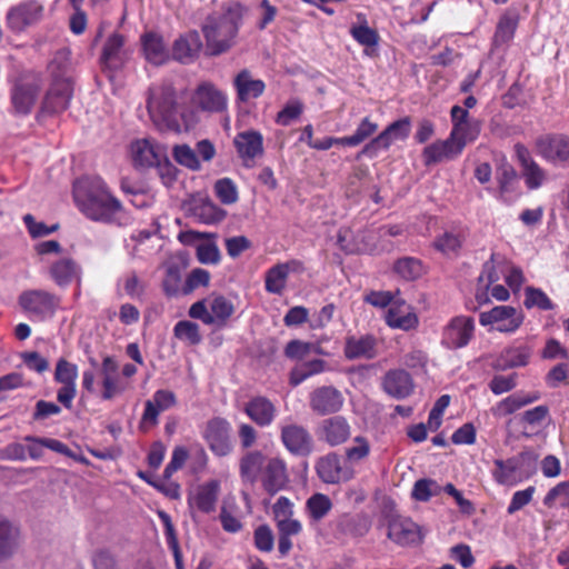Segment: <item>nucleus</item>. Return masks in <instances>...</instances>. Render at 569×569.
Instances as JSON below:
<instances>
[{
	"mask_svg": "<svg viewBox=\"0 0 569 569\" xmlns=\"http://www.w3.org/2000/svg\"><path fill=\"white\" fill-rule=\"evenodd\" d=\"M211 315L216 317V321L226 322L234 311L233 305L223 296H217L213 298L210 305Z\"/></svg>",
	"mask_w": 569,
	"mask_h": 569,
	"instance_id": "57",
	"label": "nucleus"
},
{
	"mask_svg": "<svg viewBox=\"0 0 569 569\" xmlns=\"http://www.w3.org/2000/svg\"><path fill=\"white\" fill-rule=\"evenodd\" d=\"M80 268L71 258H62L50 267V274L58 286H67L78 278Z\"/></svg>",
	"mask_w": 569,
	"mask_h": 569,
	"instance_id": "40",
	"label": "nucleus"
},
{
	"mask_svg": "<svg viewBox=\"0 0 569 569\" xmlns=\"http://www.w3.org/2000/svg\"><path fill=\"white\" fill-rule=\"evenodd\" d=\"M40 90V83L38 80H21L18 82L12 91V103L16 112L27 114L33 107L38 93Z\"/></svg>",
	"mask_w": 569,
	"mask_h": 569,
	"instance_id": "24",
	"label": "nucleus"
},
{
	"mask_svg": "<svg viewBox=\"0 0 569 569\" xmlns=\"http://www.w3.org/2000/svg\"><path fill=\"white\" fill-rule=\"evenodd\" d=\"M73 83L69 78H56L48 90L41 107L42 112L59 113L64 111L72 98Z\"/></svg>",
	"mask_w": 569,
	"mask_h": 569,
	"instance_id": "12",
	"label": "nucleus"
},
{
	"mask_svg": "<svg viewBox=\"0 0 569 569\" xmlns=\"http://www.w3.org/2000/svg\"><path fill=\"white\" fill-rule=\"evenodd\" d=\"M411 121L409 117L390 123L378 137L372 139L359 153L375 156L379 149H387L395 140H403L409 136Z\"/></svg>",
	"mask_w": 569,
	"mask_h": 569,
	"instance_id": "13",
	"label": "nucleus"
},
{
	"mask_svg": "<svg viewBox=\"0 0 569 569\" xmlns=\"http://www.w3.org/2000/svg\"><path fill=\"white\" fill-rule=\"evenodd\" d=\"M345 356L349 360L373 359L377 356V340L371 335L349 337L345 345Z\"/></svg>",
	"mask_w": 569,
	"mask_h": 569,
	"instance_id": "30",
	"label": "nucleus"
},
{
	"mask_svg": "<svg viewBox=\"0 0 569 569\" xmlns=\"http://www.w3.org/2000/svg\"><path fill=\"white\" fill-rule=\"evenodd\" d=\"M557 503L562 508H569V480L551 488L543 498V505L548 508H552Z\"/></svg>",
	"mask_w": 569,
	"mask_h": 569,
	"instance_id": "47",
	"label": "nucleus"
},
{
	"mask_svg": "<svg viewBox=\"0 0 569 569\" xmlns=\"http://www.w3.org/2000/svg\"><path fill=\"white\" fill-rule=\"evenodd\" d=\"M183 208L189 217L204 224H214L226 218V210L219 208L208 198L192 197L186 201Z\"/></svg>",
	"mask_w": 569,
	"mask_h": 569,
	"instance_id": "17",
	"label": "nucleus"
},
{
	"mask_svg": "<svg viewBox=\"0 0 569 569\" xmlns=\"http://www.w3.org/2000/svg\"><path fill=\"white\" fill-rule=\"evenodd\" d=\"M540 395L535 392L532 395L515 393L503 399L498 403L495 409L497 416H508L517 411L518 409L538 400Z\"/></svg>",
	"mask_w": 569,
	"mask_h": 569,
	"instance_id": "42",
	"label": "nucleus"
},
{
	"mask_svg": "<svg viewBox=\"0 0 569 569\" xmlns=\"http://www.w3.org/2000/svg\"><path fill=\"white\" fill-rule=\"evenodd\" d=\"M460 151H457V147L451 137L443 141H436L432 144L426 147L422 152L423 161L426 166L440 162L445 159H452L457 157Z\"/></svg>",
	"mask_w": 569,
	"mask_h": 569,
	"instance_id": "38",
	"label": "nucleus"
},
{
	"mask_svg": "<svg viewBox=\"0 0 569 569\" xmlns=\"http://www.w3.org/2000/svg\"><path fill=\"white\" fill-rule=\"evenodd\" d=\"M480 130L481 123L477 119H470L461 124L453 126L450 137L457 147V151L461 152L467 143L475 141Z\"/></svg>",
	"mask_w": 569,
	"mask_h": 569,
	"instance_id": "39",
	"label": "nucleus"
},
{
	"mask_svg": "<svg viewBox=\"0 0 569 569\" xmlns=\"http://www.w3.org/2000/svg\"><path fill=\"white\" fill-rule=\"evenodd\" d=\"M525 306L527 308L538 307L541 310L552 309V303L547 295L540 289L532 287L526 288Z\"/></svg>",
	"mask_w": 569,
	"mask_h": 569,
	"instance_id": "59",
	"label": "nucleus"
},
{
	"mask_svg": "<svg viewBox=\"0 0 569 569\" xmlns=\"http://www.w3.org/2000/svg\"><path fill=\"white\" fill-rule=\"evenodd\" d=\"M262 479V486L269 495H276L282 490L288 482L286 463L279 458L268 461Z\"/></svg>",
	"mask_w": 569,
	"mask_h": 569,
	"instance_id": "29",
	"label": "nucleus"
},
{
	"mask_svg": "<svg viewBox=\"0 0 569 569\" xmlns=\"http://www.w3.org/2000/svg\"><path fill=\"white\" fill-rule=\"evenodd\" d=\"M254 545L260 551L264 552L273 549L274 538L269 526L261 525L254 530Z\"/></svg>",
	"mask_w": 569,
	"mask_h": 569,
	"instance_id": "64",
	"label": "nucleus"
},
{
	"mask_svg": "<svg viewBox=\"0 0 569 569\" xmlns=\"http://www.w3.org/2000/svg\"><path fill=\"white\" fill-rule=\"evenodd\" d=\"M442 488L432 479H419L415 482L412 498L418 501H428L432 496L441 492Z\"/></svg>",
	"mask_w": 569,
	"mask_h": 569,
	"instance_id": "50",
	"label": "nucleus"
},
{
	"mask_svg": "<svg viewBox=\"0 0 569 569\" xmlns=\"http://www.w3.org/2000/svg\"><path fill=\"white\" fill-rule=\"evenodd\" d=\"M202 47L200 36L197 31H190L180 36L172 46V57L181 63L192 62L199 54Z\"/></svg>",
	"mask_w": 569,
	"mask_h": 569,
	"instance_id": "26",
	"label": "nucleus"
},
{
	"mask_svg": "<svg viewBox=\"0 0 569 569\" xmlns=\"http://www.w3.org/2000/svg\"><path fill=\"white\" fill-rule=\"evenodd\" d=\"M266 457L259 450L246 452L239 461V472L241 481L248 485H254L264 467Z\"/></svg>",
	"mask_w": 569,
	"mask_h": 569,
	"instance_id": "31",
	"label": "nucleus"
},
{
	"mask_svg": "<svg viewBox=\"0 0 569 569\" xmlns=\"http://www.w3.org/2000/svg\"><path fill=\"white\" fill-rule=\"evenodd\" d=\"M78 367L64 358H60L56 365L54 380L62 385L58 389L57 400L67 409L72 407L77 396Z\"/></svg>",
	"mask_w": 569,
	"mask_h": 569,
	"instance_id": "8",
	"label": "nucleus"
},
{
	"mask_svg": "<svg viewBox=\"0 0 569 569\" xmlns=\"http://www.w3.org/2000/svg\"><path fill=\"white\" fill-rule=\"evenodd\" d=\"M176 395L172 391L164 389L156 391L152 400L146 401V408L141 419L142 423L157 425L159 413L176 406Z\"/></svg>",
	"mask_w": 569,
	"mask_h": 569,
	"instance_id": "28",
	"label": "nucleus"
},
{
	"mask_svg": "<svg viewBox=\"0 0 569 569\" xmlns=\"http://www.w3.org/2000/svg\"><path fill=\"white\" fill-rule=\"evenodd\" d=\"M531 356V350L528 347L510 348L507 349L501 356V369L523 367L528 363Z\"/></svg>",
	"mask_w": 569,
	"mask_h": 569,
	"instance_id": "45",
	"label": "nucleus"
},
{
	"mask_svg": "<svg viewBox=\"0 0 569 569\" xmlns=\"http://www.w3.org/2000/svg\"><path fill=\"white\" fill-rule=\"evenodd\" d=\"M131 157L133 164L138 168L160 166L162 161H164V167L168 171L172 168L167 157L166 147L157 144L150 139L132 142Z\"/></svg>",
	"mask_w": 569,
	"mask_h": 569,
	"instance_id": "4",
	"label": "nucleus"
},
{
	"mask_svg": "<svg viewBox=\"0 0 569 569\" xmlns=\"http://www.w3.org/2000/svg\"><path fill=\"white\" fill-rule=\"evenodd\" d=\"M102 387L103 391L101 393V398L103 400H111L126 390V385L121 382L118 375L103 377Z\"/></svg>",
	"mask_w": 569,
	"mask_h": 569,
	"instance_id": "61",
	"label": "nucleus"
},
{
	"mask_svg": "<svg viewBox=\"0 0 569 569\" xmlns=\"http://www.w3.org/2000/svg\"><path fill=\"white\" fill-rule=\"evenodd\" d=\"M388 538L401 546H409L421 541L418 525L408 518L399 516L389 519Z\"/></svg>",
	"mask_w": 569,
	"mask_h": 569,
	"instance_id": "21",
	"label": "nucleus"
},
{
	"mask_svg": "<svg viewBox=\"0 0 569 569\" xmlns=\"http://www.w3.org/2000/svg\"><path fill=\"white\" fill-rule=\"evenodd\" d=\"M306 508L311 519L319 521L332 509V501L327 495L315 493L307 500Z\"/></svg>",
	"mask_w": 569,
	"mask_h": 569,
	"instance_id": "43",
	"label": "nucleus"
},
{
	"mask_svg": "<svg viewBox=\"0 0 569 569\" xmlns=\"http://www.w3.org/2000/svg\"><path fill=\"white\" fill-rule=\"evenodd\" d=\"M20 530L9 519L0 516V561L10 558L18 548Z\"/></svg>",
	"mask_w": 569,
	"mask_h": 569,
	"instance_id": "35",
	"label": "nucleus"
},
{
	"mask_svg": "<svg viewBox=\"0 0 569 569\" xmlns=\"http://www.w3.org/2000/svg\"><path fill=\"white\" fill-rule=\"evenodd\" d=\"M523 316L510 306H498L480 315L482 326L496 323V330L500 332H513L521 326Z\"/></svg>",
	"mask_w": 569,
	"mask_h": 569,
	"instance_id": "14",
	"label": "nucleus"
},
{
	"mask_svg": "<svg viewBox=\"0 0 569 569\" xmlns=\"http://www.w3.org/2000/svg\"><path fill=\"white\" fill-rule=\"evenodd\" d=\"M395 271L405 280H416L423 273V267L420 260L411 257H405L396 261Z\"/></svg>",
	"mask_w": 569,
	"mask_h": 569,
	"instance_id": "44",
	"label": "nucleus"
},
{
	"mask_svg": "<svg viewBox=\"0 0 569 569\" xmlns=\"http://www.w3.org/2000/svg\"><path fill=\"white\" fill-rule=\"evenodd\" d=\"M146 59L152 64H163L169 59V53L161 36L154 32L144 33L141 37Z\"/></svg>",
	"mask_w": 569,
	"mask_h": 569,
	"instance_id": "36",
	"label": "nucleus"
},
{
	"mask_svg": "<svg viewBox=\"0 0 569 569\" xmlns=\"http://www.w3.org/2000/svg\"><path fill=\"white\" fill-rule=\"evenodd\" d=\"M243 11L240 3L231 2L222 7V12L207 18L202 32L212 54H220L233 46Z\"/></svg>",
	"mask_w": 569,
	"mask_h": 569,
	"instance_id": "2",
	"label": "nucleus"
},
{
	"mask_svg": "<svg viewBox=\"0 0 569 569\" xmlns=\"http://www.w3.org/2000/svg\"><path fill=\"white\" fill-rule=\"evenodd\" d=\"M91 562L93 569H121L116 556L108 549L94 551Z\"/></svg>",
	"mask_w": 569,
	"mask_h": 569,
	"instance_id": "60",
	"label": "nucleus"
},
{
	"mask_svg": "<svg viewBox=\"0 0 569 569\" xmlns=\"http://www.w3.org/2000/svg\"><path fill=\"white\" fill-rule=\"evenodd\" d=\"M378 126L365 118L358 126L356 132L349 137L339 138L340 144L342 146H358L362 143L367 138L373 134Z\"/></svg>",
	"mask_w": 569,
	"mask_h": 569,
	"instance_id": "49",
	"label": "nucleus"
},
{
	"mask_svg": "<svg viewBox=\"0 0 569 569\" xmlns=\"http://www.w3.org/2000/svg\"><path fill=\"white\" fill-rule=\"evenodd\" d=\"M350 33L358 43L365 47H376L379 42V36L377 31L367 24L353 26L350 29Z\"/></svg>",
	"mask_w": 569,
	"mask_h": 569,
	"instance_id": "56",
	"label": "nucleus"
},
{
	"mask_svg": "<svg viewBox=\"0 0 569 569\" xmlns=\"http://www.w3.org/2000/svg\"><path fill=\"white\" fill-rule=\"evenodd\" d=\"M303 104L299 100L289 102L277 114V123L281 126H289L293 120L298 119L302 113Z\"/></svg>",
	"mask_w": 569,
	"mask_h": 569,
	"instance_id": "62",
	"label": "nucleus"
},
{
	"mask_svg": "<svg viewBox=\"0 0 569 569\" xmlns=\"http://www.w3.org/2000/svg\"><path fill=\"white\" fill-rule=\"evenodd\" d=\"M517 23L518 21L515 16L505 14L501 17L495 33V43L501 44L511 40L515 34Z\"/></svg>",
	"mask_w": 569,
	"mask_h": 569,
	"instance_id": "51",
	"label": "nucleus"
},
{
	"mask_svg": "<svg viewBox=\"0 0 569 569\" xmlns=\"http://www.w3.org/2000/svg\"><path fill=\"white\" fill-rule=\"evenodd\" d=\"M220 491V482L210 480L201 485L192 499V505L203 513L214 511Z\"/></svg>",
	"mask_w": 569,
	"mask_h": 569,
	"instance_id": "34",
	"label": "nucleus"
},
{
	"mask_svg": "<svg viewBox=\"0 0 569 569\" xmlns=\"http://www.w3.org/2000/svg\"><path fill=\"white\" fill-rule=\"evenodd\" d=\"M386 322L390 328L407 331L417 327L418 317L405 301L395 300L386 313Z\"/></svg>",
	"mask_w": 569,
	"mask_h": 569,
	"instance_id": "27",
	"label": "nucleus"
},
{
	"mask_svg": "<svg viewBox=\"0 0 569 569\" xmlns=\"http://www.w3.org/2000/svg\"><path fill=\"white\" fill-rule=\"evenodd\" d=\"M229 431L230 425L223 418L217 417L206 423L203 438L214 455L224 457L231 452L232 443Z\"/></svg>",
	"mask_w": 569,
	"mask_h": 569,
	"instance_id": "10",
	"label": "nucleus"
},
{
	"mask_svg": "<svg viewBox=\"0 0 569 569\" xmlns=\"http://www.w3.org/2000/svg\"><path fill=\"white\" fill-rule=\"evenodd\" d=\"M316 470L325 483H339L353 478V470L342 466L340 457L335 452L319 458L316 463Z\"/></svg>",
	"mask_w": 569,
	"mask_h": 569,
	"instance_id": "16",
	"label": "nucleus"
},
{
	"mask_svg": "<svg viewBox=\"0 0 569 569\" xmlns=\"http://www.w3.org/2000/svg\"><path fill=\"white\" fill-rule=\"evenodd\" d=\"M74 200L80 210L91 220L113 222L122 210L120 201L100 179L81 180L74 186Z\"/></svg>",
	"mask_w": 569,
	"mask_h": 569,
	"instance_id": "1",
	"label": "nucleus"
},
{
	"mask_svg": "<svg viewBox=\"0 0 569 569\" xmlns=\"http://www.w3.org/2000/svg\"><path fill=\"white\" fill-rule=\"evenodd\" d=\"M272 509L279 536L291 537L300 533L302 526L292 518V503L287 497H280Z\"/></svg>",
	"mask_w": 569,
	"mask_h": 569,
	"instance_id": "23",
	"label": "nucleus"
},
{
	"mask_svg": "<svg viewBox=\"0 0 569 569\" xmlns=\"http://www.w3.org/2000/svg\"><path fill=\"white\" fill-rule=\"evenodd\" d=\"M337 528L340 532L352 537H363L371 528V520L365 513H345L338 518Z\"/></svg>",
	"mask_w": 569,
	"mask_h": 569,
	"instance_id": "37",
	"label": "nucleus"
},
{
	"mask_svg": "<svg viewBox=\"0 0 569 569\" xmlns=\"http://www.w3.org/2000/svg\"><path fill=\"white\" fill-rule=\"evenodd\" d=\"M124 37L120 33H112L107 39L100 57L101 67L104 70L120 69L124 63Z\"/></svg>",
	"mask_w": 569,
	"mask_h": 569,
	"instance_id": "25",
	"label": "nucleus"
},
{
	"mask_svg": "<svg viewBox=\"0 0 569 569\" xmlns=\"http://www.w3.org/2000/svg\"><path fill=\"white\" fill-rule=\"evenodd\" d=\"M193 102L201 110L222 112L227 108V97L211 82H201L193 94Z\"/></svg>",
	"mask_w": 569,
	"mask_h": 569,
	"instance_id": "20",
	"label": "nucleus"
},
{
	"mask_svg": "<svg viewBox=\"0 0 569 569\" xmlns=\"http://www.w3.org/2000/svg\"><path fill=\"white\" fill-rule=\"evenodd\" d=\"M147 109L152 123L162 132L181 133L177 119L178 99L172 83L162 82L149 89Z\"/></svg>",
	"mask_w": 569,
	"mask_h": 569,
	"instance_id": "3",
	"label": "nucleus"
},
{
	"mask_svg": "<svg viewBox=\"0 0 569 569\" xmlns=\"http://www.w3.org/2000/svg\"><path fill=\"white\" fill-rule=\"evenodd\" d=\"M43 6L37 0L23 1L9 9L6 20L13 32H22L40 21Z\"/></svg>",
	"mask_w": 569,
	"mask_h": 569,
	"instance_id": "7",
	"label": "nucleus"
},
{
	"mask_svg": "<svg viewBox=\"0 0 569 569\" xmlns=\"http://www.w3.org/2000/svg\"><path fill=\"white\" fill-rule=\"evenodd\" d=\"M537 152L547 160L565 162L569 160V137L545 134L536 140Z\"/></svg>",
	"mask_w": 569,
	"mask_h": 569,
	"instance_id": "19",
	"label": "nucleus"
},
{
	"mask_svg": "<svg viewBox=\"0 0 569 569\" xmlns=\"http://www.w3.org/2000/svg\"><path fill=\"white\" fill-rule=\"evenodd\" d=\"M371 451L369 440L363 436L353 438L352 443L346 448L345 457L350 462H359L366 459Z\"/></svg>",
	"mask_w": 569,
	"mask_h": 569,
	"instance_id": "48",
	"label": "nucleus"
},
{
	"mask_svg": "<svg viewBox=\"0 0 569 569\" xmlns=\"http://www.w3.org/2000/svg\"><path fill=\"white\" fill-rule=\"evenodd\" d=\"M345 405L342 392L333 386H321L309 395L311 411L320 417L338 413Z\"/></svg>",
	"mask_w": 569,
	"mask_h": 569,
	"instance_id": "5",
	"label": "nucleus"
},
{
	"mask_svg": "<svg viewBox=\"0 0 569 569\" xmlns=\"http://www.w3.org/2000/svg\"><path fill=\"white\" fill-rule=\"evenodd\" d=\"M234 87L238 98L242 102L259 98L266 88L262 80L253 79L250 71L246 69L240 71L234 78Z\"/></svg>",
	"mask_w": 569,
	"mask_h": 569,
	"instance_id": "33",
	"label": "nucleus"
},
{
	"mask_svg": "<svg viewBox=\"0 0 569 569\" xmlns=\"http://www.w3.org/2000/svg\"><path fill=\"white\" fill-rule=\"evenodd\" d=\"M325 369L326 362L321 359L301 362L291 369L289 373V383L292 387H297L308 378L323 372Z\"/></svg>",
	"mask_w": 569,
	"mask_h": 569,
	"instance_id": "41",
	"label": "nucleus"
},
{
	"mask_svg": "<svg viewBox=\"0 0 569 569\" xmlns=\"http://www.w3.org/2000/svg\"><path fill=\"white\" fill-rule=\"evenodd\" d=\"M59 301L57 296L40 289L26 290L19 296L22 310L40 319L52 316Z\"/></svg>",
	"mask_w": 569,
	"mask_h": 569,
	"instance_id": "6",
	"label": "nucleus"
},
{
	"mask_svg": "<svg viewBox=\"0 0 569 569\" xmlns=\"http://www.w3.org/2000/svg\"><path fill=\"white\" fill-rule=\"evenodd\" d=\"M318 440L329 447H338L346 443L351 437V425L343 416H332L323 419L316 430Z\"/></svg>",
	"mask_w": 569,
	"mask_h": 569,
	"instance_id": "9",
	"label": "nucleus"
},
{
	"mask_svg": "<svg viewBox=\"0 0 569 569\" xmlns=\"http://www.w3.org/2000/svg\"><path fill=\"white\" fill-rule=\"evenodd\" d=\"M173 158L174 160L191 170H199L200 162L196 154V151L192 150L188 144H177L173 147Z\"/></svg>",
	"mask_w": 569,
	"mask_h": 569,
	"instance_id": "52",
	"label": "nucleus"
},
{
	"mask_svg": "<svg viewBox=\"0 0 569 569\" xmlns=\"http://www.w3.org/2000/svg\"><path fill=\"white\" fill-rule=\"evenodd\" d=\"M382 388L395 399L409 397L415 388L411 376L403 369H391L382 378Z\"/></svg>",
	"mask_w": 569,
	"mask_h": 569,
	"instance_id": "22",
	"label": "nucleus"
},
{
	"mask_svg": "<svg viewBox=\"0 0 569 569\" xmlns=\"http://www.w3.org/2000/svg\"><path fill=\"white\" fill-rule=\"evenodd\" d=\"M196 253L198 260L203 264H217L220 261V251L213 241L198 244Z\"/></svg>",
	"mask_w": 569,
	"mask_h": 569,
	"instance_id": "58",
	"label": "nucleus"
},
{
	"mask_svg": "<svg viewBox=\"0 0 569 569\" xmlns=\"http://www.w3.org/2000/svg\"><path fill=\"white\" fill-rule=\"evenodd\" d=\"M210 281V273L201 268L193 269L186 279L182 293L189 295L199 287H207Z\"/></svg>",
	"mask_w": 569,
	"mask_h": 569,
	"instance_id": "55",
	"label": "nucleus"
},
{
	"mask_svg": "<svg viewBox=\"0 0 569 569\" xmlns=\"http://www.w3.org/2000/svg\"><path fill=\"white\" fill-rule=\"evenodd\" d=\"M174 336L178 339H183L189 341L191 345H198L201 341V336L199 333V326L191 321H179L174 326Z\"/></svg>",
	"mask_w": 569,
	"mask_h": 569,
	"instance_id": "54",
	"label": "nucleus"
},
{
	"mask_svg": "<svg viewBox=\"0 0 569 569\" xmlns=\"http://www.w3.org/2000/svg\"><path fill=\"white\" fill-rule=\"evenodd\" d=\"M234 147L243 164L251 168L254 159L263 154V138L260 132L248 130L239 132L234 140Z\"/></svg>",
	"mask_w": 569,
	"mask_h": 569,
	"instance_id": "18",
	"label": "nucleus"
},
{
	"mask_svg": "<svg viewBox=\"0 0 569 569\" xmlns=\"http://www.w3.org/2000/svg\"><path fill=\"white\" fill-rule=\"evenodd\" d=\"M181 274L177 267H169L166 272V277L162 282L163 290L167 296H177L182 288H180Z\"/></svg>",
	"mask_w": 569,
	"mask_h": 569,
	"instance_id": "63",
	"label": "nucleus"
},
{
	"mask_svg": "<svg viewBox=\"0 0 569 569\" xmlns=\"http://www.w3.org/2000/svg\"><path fill=\"white\" fill-rule=\"evenodd\" d=\"M246 413L260 427L269 426L276 416V407L264 397H256L244 408Z\"/></svg>",
	"mask_w": 569,
	"mask_h": 569,
	"instance_id": "32",
	"label": "nucleus"
},
{
	"mask_svg": "<svg viewBox=\"0 0 569 569\" xmlns=\"http://www.w3.org/2000/svg\"><path fill=\"white\" fill-rule=\"evenodd\" d=\"M287 278L286 267H280L279 263L273 266L266 274V290L270 293L281 295L286 287Z\"/></svg>",
	"mask_w": 569,
	"mask_h": 569,
	"instance_id": "46",
	"label": "nucleus"
},
{
	"mask_svg": "<svg viewBox=\"0 0 569 569\" xmlns=\"http://www.w3.org/2000/svg\"><path fill=\"white\" fill-rule=\"evenodd\" d=\"M281 441L286 449L296 456L306 457L313 450V439L308 429L298 423L281 428Z\"/></svg>",
	"mask_w": 569,
	"mask_h": 569,
	"instance_id": "11",
	"label": "nucleus"
},
{
	"mask_svg": "<svg viewBox=\"0 0 569 569\" xmlns=\"http://www.w3.org/2000/svg\"><path fill=\"white\" fill-rule=\"evenodd\" d=\"M214 191L223 204H232L238 200L237 187L229 178L219 179L214 183Z\"/></svg>",
	"mask_w": 569,
	"mask_h": 569,
	"instance_id": "53",
	"label": "nucleus"
},
{
	"mask_svg": "<svg viewBox=\"0 0 569 569\" xmlns=\"http://www.w3.org/2000/svg\"><path fill=\"white\" fill-rule=\"evenodd\" d=\"M475 321L468 316L452 318L443 330V343L453 349L466 347L473 336Z\"/></svg>",
	"mask_w": 569,
	"mask_h": 569,
	"instance_id": "15",
	"label": "nucleus"
}]
</instances>
